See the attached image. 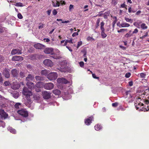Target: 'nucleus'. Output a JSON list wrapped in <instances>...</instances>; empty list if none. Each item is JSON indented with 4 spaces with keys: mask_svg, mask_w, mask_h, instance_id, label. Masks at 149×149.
Returning <instances> with one entry per match:
<instances>
[{
    "mask_svg": "<svg viewBox=\"0 0 149 149\" xmlns=\"http://www.w3.org/2000/svg\"><path fill=\"white\" fill-rule=\"evenodd\" d=\"M20 76L21 78H23L25 77V73H24L22 72H20Z\"/></svg>",
    "mask_w": 149,
    "mask_h": 149,
    "instance_id": "nucleus-41",
    "label": "nucleus"
},
{
    "mask_svg": "<svg viewBox=\"0 0 149 149\" xmlns=\"http://www.w3.org/2000/svg\"><path fill=\"white\" fill-rule=\"evenodd\" d=\"M112 106L114 107H117L118 105V103L117 102H115L112 104Z\"/></svg>",
    "mask_w": 149,
    "mask_h": 149,
    "instance_id": "nucleus-42",
    "label": "nucleus"
},
{
    "mask_svg": "<svg viewBox=\"0 0 149 149\" xmlns=\"http://www.w3.org/2000/svg\"><path fill=\"white\" fill-rule=\"evenodd\" d=\"M100 18H99L97 19V22H96V27L97 28L100 26Z\"/></svg>",
    "mask_w": 149,
    "mask_h": 149,
    "instance_id": "nucleus-33",
    "label": "nucleus"
},
{
    "mask_svg": "<svg viewBox=\"0 0 149 149\" xmlns=\"http://www.w3.org/2000/svg\"><path fill=\"white\" fill-rule=\"evenodd\" d=\"M11 53L13 55H15L16 54H22V51L21 50L14 49L12 50Z\"/></svg>",
    "mask_w": 149,
    "mask_h": 149,
    "instance_id": "nucleus-14",
    "label": "nucleus"
},
{
    "mask_svg": "<svg viewBox=\"0 0 149 149\" xmlns=\"http://www.w3.org/2000/svg\"><path fill=\"white\" fill-rule=\"evenodd\" d=\"M26 85L28 87V88L31 89H32L34 88V84L30 81H28L27 82Z\"/></svg>",
    "mask_w": 149,
    "mask_h": 149,
    "instance_id": "nucleus-17",
    "label": "nucleus"
},
{
    "mask_svg": "<svg viewBox=\"0 0 149 149\" xmlns=\"http://www.w3.org/2000/svg\"><path fill=\"white\" fill-rule=\"evenodd\" d=\"M12 60L14 61H22L24 60V58L21 56H15L12 58Z\"/></svg>",
    "mask_w": 149,
    "mask_h": 149,
    "instance_id": "nucleus-13",
    "label": "nucleus"
},
{
    "mask_svg": "<svg viewBox=\"0 0 149 149\" xmlns=\"http://www.w3.org/2000/svg\"><path fill=\"white\" fill-rule=\"evenodd\" d=\"M58 70L61 72H65L66 71V68H58Z\"/></svg>",
    "mask_w": 149,
    "mask_h": 149,
    "instance_id": "nucleus-28",
    "label": "nucleus"
},
{
    "mask_svg": "<svg viewBox=\"0 0 149 149\" xmlns=\"http://www.w3.org/2000/svg\"><path fill=\"white\" fill-rule=\"evenodd\" d=\"M44 45L40 43H37L34 45V47L36 49H41Z\"/></svg>",
    "mask_w": 149,
    "mask_h": 149,
    "instance_id": "nucleus-18",
    "label": "nucleus"
},
{
    "mask_svg": "<svg viewBox=\"0 0 149 149\" xmlns=\"http://www.w3.org/2000/svg\"><path fill=\"white\" fill-rule=\"evenodd\" d=\"M94 118L93 116L89 117L88 118L85 119V123L87 125H89L92 123V121Z\"/></svg>",
    "mask_w": 149,
    "mask_h": 149,
    "instance_id": "nucleus-9",
    "label": "nucleus"
},
{
    "mask_svg": "<svg viewBox=\"0 0 149 149\" xmlns=\"http://www.w3.org/2000/svg\"><path fill=\"white\" fill-rule=\"evenodd\" d=\"M120 26L122 27H128L130 26V25L127 23H122L120 24Z\"/></svg>",
    "mask_w": 149,
    "mask_h": 149,
    "instance_id": "nucleus-24",
    "label": "nucleus"
},
{
    "mask_svg": "<svg viewBox=\"0 0 149 149\" xmlns=\"http://www.w3.org/2000/svg\"><path fill=\"white\" fill-rule=\"evenodd\" d=\"M19 73V71L17 70L16 69H13L11 70V74L14 77H15L17 78L18 76Z\"/></svg>",
    "mask_w": 149,
    "mask_h": 149,
    "instance_id": "nucleus-11",
    "label": "nucleus"
},
{
    "mask_svg": "<svg viewBox=\"0 0 149 149\" xmlns=\"http://www.w3.org/2000/svg\"><path fill=\"white\" fill-rule=\"evenodd\" d=\"M54 87V84L51 83L45 84L44 85V88L47 90H51Z\"/></svg>",
    "mask_w": 149,
    "mask_h": 149,
    "instance_id": "nucleus-8",
    "label": "nucleus"
},
{
    "mask_svg": "<svg viewBox=\"0 0 149 149\" xmlns=\"http://www.w3.org/2000/svg\"><path fill=\"white\" fill-rule=\"evenodd\" d=\"M10 132L12 133L13 134H15L16 133V130L13 128H12L10 129Z\"/></svg>",
    "mask_w": 149,
    "mask_h": 149,
    "instance_id": "nucleus-39",
    "label": "nucleus"
},
{
    "mask_svg": "<svg viewBox=\"0 0 149 149\" xmlns=\"http://www.w3.org/2000/svg\"><path fill=\"white\" fill-rule=\"evenodd\" d=\"M95 128L96 130L98 131L101 129L102 128V127L100 125L97 124L95 125Z\"/></svg>",
    "mask_w": 149,
    "mask_h": 149,
    "instance_id": "nucleus-26",
    "label": "nucleus"
},
{
    "mask_svg": "<svg viewBox=\"0 0 149 149\" xmlns=\"http://www.w3.org/2000/svg\"><path fill=\"white\" fill-rule=\"evenodd\" d=\"M15 6L17 7H23V4L21 2H17L16 3Z\"/></svg>",
    "mask_w": 149,
    "mask_h": 149,
    "instance_id": "nucleus-31",
    "label": "nucleus"
},
{
    "mask_svg": "<svg viewBox=\"0 0 149 149\" xmlns=\"http://www.w3.org/2000/svg\"><path fill=\"white\" fill-rule=\"evenodd\" d=\"M128 11L129 13H134L136 11V10L135 9H132L131 7H129Z\"/></svg>",
    "mask_w": 149,
    "mask_h": 149,
    "instance_id": "nucleus-30",
    "label": "nucleus"
},
{
    "mask_svg": "<svg viewBox=\"0 0 149 149\" xmlns=\"http://www.w3.org/2000/svg\"><path fill=\"white\" fill-rule=\"evenodd\" d=\"M4 30V28L0 25V33L3 32Z\"/></svg>",
    "mask_w": 149,
    "mask_h": 149,
    "instance_id": "nucleus-43",
    "label": "nucleus"
},
{
    "mask_svg": "<svg viewBox=\"0 0 149 149\" xmlns=\"http://www.w3.org/2000/svg\"><path fill=\"white\" fill-rule=\"evenodd\" d=\"M34 88H35V91L36 92L39 93L41 91V89L39 88H38V87H35V88L34 87Z\"/></svg>",
    "mask_w": 149,
    "mask_h": 149,
    "instance_id": "nucleus-38",
    "label": "nucleus"
},
{
    "mask_svg": "<svg viewBox=\"0 0 149 149\" xmlns=\"http://www.w3.org/2000/svg\"><path fill=\"white\" fill-rule=\"evenodd\" d=\"M140 76L141 78H144L145 77L146 74L143 73H141L140 74Z\"/></svg>",
    "mask_w": 149,
    "mask_h": 149,
    "instance_id": "nucleus-50",
    "label": "nucleus"
},
{
    "mask_svg": "<svg viewBox=\"0 0 149 149\" xmlns=\"http://www.w3.org/2000/svg\"><path fill=\"white\" fill-rule=\"evenodd\" d=\"M10 84V83L8 81H6L4 83V85L6 86H8V85H9Z\"/></svg>",
    "mask_w": 149,
    "mask_h": 149,
    "instance_id": "nucleus-58",
    "label": "nucleus"
},
{
    "mask_svg": "<svg viewBox=\"0 0 149 149\" xmlns=\"http://www.w3.org/2000/svg\"><path fill=\"white\" fill-rule=\"evenodd\" d=\"M126 30H127V29H120L119 30H118V33H120L121 32H124Z\"/></svg>",
    "mask_w": 149,
    "mask_h": 149,
    "instance_id": "nucleus-49",
    "label": "nucleus"
},
{
    "mask_svg": "<svg viewBox=\"0 0 149 149\" xmlns=\"http://www.w3.org/2000/svg\"><path fill=\"white\" fill-rule=\"evenodd\" d=\"M60 6L59 2L58 1H56V3H54L53 6L54 7H59Z\"/></svg>",
    "mask_w": 149,
    "mask_h": 149,
    "instance_id": "nucleus-35",
    "label": "nucleus"
},
{
    "mask_svg": "<svg viewBox=\"0 0 149 149\" xmlns=\"http://www.w3.org/2000/svg\"><path fill=\"white\" fill-rule=\"evenodd\" d=\"M117 19H115L113 22L112 23V27L113 28L115 26V25L117 22Z\"/></svg>",
    "mask_w": 149,
    "mask_h": 149,
    "instance_id": "nucleus-48",
    "label": "nucleus"
},
{
    "mask_svg": "<svg viewBox=\"0 0 149 149\" xmlns=\"http://www.w3.org/2000/svg\"><path fill=\"white\" fill-rule=\"evenodd\" d=\"M57 81L59 83L62 84H67L69 82L66 79L63 78H59L57 79Z\"/></svg>",
    "mask_w": 149,
    "mask_h": 149,
    "instance_id": "nucleus-12",
    "label": "nucleus"
},
{
    "mask_svg": "<svg viewBox=\"0 0 149 149\" xmlns=\"http://www.w3.org/2000/svg\"><path fill=\"white\" fill-rule=\"evenodd\" d=\"M35 78L37 81H41L43 80V77L41 76H36L35 77Z\"/></svg>",
    "mask_w": 149,
    "mask_h": 149,
    "instance_id": "nucleus-27",
    "label": "nucleus"
},
{
    "mask_svg": "<svg viewBox=\"0 0 149 149\" xmlns=\"http://www.w3.org/2000/svg\"><path fill=\"white\" fill-rule=\"evenodd\" d=\"M103 11H101V12H100L99 13V14H98L96 16H98V17H102V16H103V14H101L100 13H102V12H103Z\"/></svg>",
    "mask_w": 149,
    "mask_h": 149,
    "instance_id": "nucleus-54",
    "label": "nucleus"
},
{
    "mask_svg": "<svg viewBox=\"0 0 149 149\" xmlns=\"http://www.w3.org/2000/svg\"><path fill=\"white\" fill-rule=\"evenodd\" d=\"M22 93L28 99H29L30 96L32 95L31 92L28 89L25 87H24L23 88Z\"/></svg>",
    "mask_w": 149,
    "mask_h": 149,
    "instance_id": "nucleus-1",
    "label": "nucleus"
},
{
    "mask_svg": "<svg viewBox=\"0 0 149 149\" xmlns=\"http://www.w3.org/2000/svg\"><path fill=\"white\" fill-rule=\"evenodd\" d=\"M44 52L46 54H53L54 52V49L51 47L47 48L44 50Z\"/></svg>",
    "mask_w": 149,
    "mask_h": 149,
    "instance_id": "nucleus-10",
    "label": "nucleus"
},
{
    "mask_svg": "<svg viewBox=\"0 0 149 149\" xmlns=\"http://www.w3.org/2000/svg\"><path fill=\"white\" fill-rule=\"evenodd\" d=\"M131 75V74L130 72L127 73L125 75V77L127 78H129Z\"/></svg>",
    "mask_w": 149,
    "mask_h": 149,
    "instance_id": "nucleus-55",
    "label": "nucleus"
},
{
    "mask_svg": "<svg viewBox=\"0 0 149 149\" xmlns=\"http://www.w3.org/2000/svg\"><path fill=\"white\" fill-rule=\"evenodd\" d=\"M90 72H91L92 74V76L95 79H99V77H97L95 75V74H93V72L91 71H90Z\"/></svg>",
    "mask_w": 149,
    "mask_h": 149,
    "instance_id": "nucleus-40",
    "label": "nucleus"
},
{
    "mask_svg": "<svg viewBox=\"0 0 149 149\" xmlns=\"http://www.w3.org/2000/svg\"><path fill=\"white\" fill-rule=\"evenodd\" d=\"M104 23L103 22H102L100 23V29L101 30V34L102 37L103 38H105L107 36L104 32Z\"/></svg>",
    "mask_w": 149,
    "mask_h": 149,
    "instance_id": "nucleus-4",
    "label": "nucleus"
},
{
    "mask_svg": "<svg viewBox=\"0 0 149 149\" xmlns=\"http://www.w3.org/2000/svg\"><path fill=\"white\" fill-rule=\"evenodd\" d=\"M44 40H45L46 42H48L50 41V40L48 38H44L43 39Z\"/></svg>",
    "mask_w": 149,
    "mask_h": 149,
    "instance_id": "nucleus-59",
    "label": "nucleus"
},
{
    "mask_svg": "<svg viewBox=\"0 0 149 149\" xmlns=\"http://www.w3.org/2000/svg\"><path fill=\"white\" fill-rule=\"evenodd\" d=\"M21 105V103L17 102L15 105V108L17 109H19V107H20Z\"/></svg>",
    "mask_w": 149,
    "mask_h": 149,
    "instance_id": "nucleus-29",
    "label": "nucleus"
},
{
    "mask_svg": "<svg viewBox=\"0 0 149 149\" xmlns=\"http://www.w3.org/2000/svg\"><path fill=\"white\" fill-rule=\"evenodd\" d=\"M53 93L56 95H59L61 93L60 91L57 89L53 90Z\"/></svg>",
    "mask_w": 149,
    "mask_h": 149,
    "instance_id": "nucleus-23",
    "label": "nucleus"
},
{
    "mask_svg": "<svg viewBox=\"0 0 149 149\" xmlns=\"http://www.w3.org/2000/svg\"><path fill=\"white\" fill-rule=\"evenodd\" d=\"M141 28L142 29H147L148 26L145 23H142L141 25Z\"/></svg>",
    "mask_w": 149,
    "mask_h": 149,
    "instance_id": "nucleus-25",
    "label": "nucleus"
},
{
    "mask_svg": "<svg viewBox=\"0 0 149 149\" xmlns=\"http://www.w3.org/2000/svg\"><path fill=\"white\" fill-rule=\"evenodd\" d=\"M43 63L47 67H51L53 65V63L50 59H45Z\"/></svg>",
    "mask_w": 149,
    "mask_h": 149,
    "instance_id": "nucleus-7",
    "label": "nucleus"
},
{
    "mask_svg": "<svg viewBox=\"0 0 149 149\" xmlns=\"http://www.w3.org/2000/svg\"><path fill=\"white\" fill-rule=\"evenodd\" d=\"M17 112L20 115L24 117H26L28 116V114L27 111L25 109H21L18 110Z\"/></svg>",
    "mask_w": 149,
    "mask_h": 149,
    "instance_id": "nucleus-5",
    "label": "nucleus"
},
{
    "mask_svg": "<svg viewBox=\"0 0 149 149\" xmlns=\"http://www.w3.org/2000/svg\"><path fill=\"white\" fill-rule=\"evenodd\" d=\"M48 72L47 70H42L41 72V74L42 75L47 76L48 74Z\"/></svg>",
    "mask_w": 149,
    "mask_h": 149,
    "instance_id": "nucleus-22",
    "label": "nucleus"
},
{
    "mask_svg": "<svg viewBox=\"0 0 149 149\" xmlns=\"http://www.w3.org/2000/svg\"><path fill=\"white\" fill-rule=\"evenodd\" d=\"M126 6V5L124 3H123L121 5V7L122 8H125L126 9H127Z\"/></svg>",
    "mask_w": 149,
    "mask_h": 149,
    "instance_id": "nucleus-56",
    "label": "nucleus"
},
{
    "mask_svg": "<svg viewBox=\"0 0 149 149\" xmlns=\"http://www.w3.org/2000/svg\"><path fill=\"white\" fill-rule=\"evenodd\" d=\"M68 43H70L73 44V42H72V39H71L70 40H66Z\"/></svg>",
    "mask_w": 149,
    "mask_h": 149,
    "instance_id": "nucleus-57",
    "label": "nucleus"
},
{
    "mask_svg": "<svg viewBox=\"0 0 149 149\" xmlns=\"http://www.w3.org/2000/svg\"><path fill=\"white\" fill-rule=\"evenodd\" d=\"M138 31H139L138 29L136 28L134 29L132 32V34H133V35H134V34H136L138 33Z\"/></svg>",
    "mask_w": 149,
    "mask_h": 149,
    "instance_id": "nucleus-37",
    "label": "nucleus"
},
{
    "mask_svg": "<svg viewBox=\"0 0 149 149\" xmlns=\"http://www.w3.org/2000/svg\"><path fill=\"white\" fill-rule=\"evenodd\" d=\"M3 74L4 76L7 78H9L10 77L9 72L7 70H5L4 71Z\"/></svg>",
    "mask_w": 149,
    "mask_h": 149,
    "instance_id": "nucleus-19",
    "label": "nucleus"
},
{
    "mask_svg": "<svg viewBox=\"0 0 149 149\" xmlns=\"http://www.w3.org/2000/svg\"><path fill=\"white\" fill-rule=\"evenodd\" d=\"M82 42L81 41L78 42L77 48L78 49L79 46L82 45Z\"/></svg>",
    "mask_w": 149,
    "mask_h": 149,
    "instance_id": "nucleus-52",
    "label": "nucleus"
},
{
    "mask_svg": "<svg viewBox=\"0 0 149 149\" xmlns=\"http://www.w3.org/2000/svg\"><path fill=\"white\" fill-rule=\"evenodd\" d=\"M57 74L54 72H51L47 76V77L51 81L55 80L57 79Z\"/></svg>",
    "mask_w": 149,
    "mask_h": 149,
    "instance_id": "nucleus-2",
    "label": "nucleus"
},
{
    "mask_svg": "<svg viewBox=\"0 0 149 149\" xmlns=\"http://www.w3.org/2000/svg\"><path fill=\"white\" fill-rule=\"evenodd\" d=\"M141 12L140 10H139L135 14L136 15H139L141 13Z\"/></svg>",
    "mask_w": 149,
    "mask_h": 149,
    "instance_id": "nucleus-64",
    "label": "nucleus"
},
{
    "mask_svg": "<svg viewBox=\"0 0 149 149\" xmlns=\"http://www.w3.org/2000/svg\"><path fill=\"white\" fill-rule=\"evenodd\" d=\"M141 98H139L137 99L135 103V106L137 110L139 109V110L142 111V110L141 108V106H143L144 104L143 103H141L140 102V100H141Z\"/></svg>",
    "mask_w": 149,
    "mask_h": 149,
    "instance_id": "nucleus-3",
    "label": "nucleus"
},
{
    "mask_svg": "<svg viewBox=\"0 0 149 149\" xmlns=\"http://www.w3.org/2000/svg\"><path fill=\"white\" fill-rule=\"evenodd\" d=\"M78 35V33L75 32V33H74L72 35V36L74 37L76 36H77Z\"/></svg>",
    "mask_w": 149,
    "mask_h": 149,
    "instance_id": "nucleus-60",
    "label": "nucleus"
},
{
    "mask_svg": "<svg viewBox=\"0 0 149 149\" xmlns=\"http://www.w3.org/2000/svg\"><path fill=\"white\" fill-rule=\"evenodd\" d=\"M125 19L127 22H130L131 23H132V22L133 20L131 18H129L128 17H125Z\"/></svg>",
    "mask_w": 149,
    "mask_h": 149,
    "instance_id": "nucleus-32",
    "label": "nucleus"
},
{
    "mask_svg": "<svg viewBox=\"0 0 149 149\" xmlns=\"http://www.w3.org/2000/svg\"><path fill=\"white\" fill-rule=\"evenodd\" d=\"M144 102L146 104L148 105L147 107H149V100H144Z\"/></svg>",
    "mask_w": 149,
    "mask_h": 149,
    "instance_id": "nucleus-53",
    "label": "nucleus"
},
{
    "mask_svg": "<svg viewBox=\"0 0 149 149\" xmlns=\"http://www.w3.org/2000/svg\"><path fill=\"white\" fill-rule=\"evenodd\" d=\"M51 93L47 91L42 92V95L44 99L46 100H48L50 98Z\"/></svg>",
    "mask_w": 149,
    "mask_h": 149,
    "instance_id": "nucleus-6",
    "label": "nucleus"
},
{
    "mask_svg": "<svg viewBox=\"0 0 149 149\" xmlns=\"http://www.w3.org/2000/svg\"><path fill=\"white\" fill-rule=\"evenodd\" d=\"M41 82H37L36 84V87H38V88H40V85H41Z\"/></svg>",
    "mask_w": 149,
    "mask_h": 149,
    "instance_id": "nucleus-45",
    "label": "nucleus"
},
{
    "mask_svg": "<svg viewBox=\"0 0 149 149\" xmlns=\"http://www.w3.org/2000/svg\"><path fill=\"white\" fill-rule=\"evenodd\" d=\"M112 3L114 5L117 4V3L116 0H112Z\"/></svg>",
    "mask_w": 149,
    "mask_h": 149,
    "instance_id": "nucleus-62",
    "label": "nucleus"
},
{
    "mask_svg": "<svg viewBox=\"0 0 149 149\" xmlns=\"http://www.w3.org/2000/svg\"><path fill=\"white\" fill-rule=\"evenodd\" d=\"M133 34H132L131 30H130L128 33L125 35V37L128 38L133 36Z\"/></svg>",
    "mask_w": 149,
    "mask_h": 149,
    "instance_id": "nucleus-21",
    "label": "nucleus"
},
{
    "mask_svg": "<svg viewBox=\"0 0 149 149\" xmlns=\"http://www.w3.org/2000/svg\"><path fill=\"white\" fill-rule=\"evenodd\" d=\"M27 68L29 69H32V67L30 65H28L27 66Z\"/></svg>",
    "mask_w": 149,
    "mask_h": 149,
    "instance_id": "nucleus-63",
    "label": "nucleus"
},
{
    "mask_svg": "<svg viewBox=\"0 0 149 149\" xmlns=\"http://www.w3.org/2000/svg\"><path fill=\"white\" fill-rule=\"evenodd\" d=\"M53 54H51V55L50 57L54 59H59L61 58V57L60 56L59 54H56L54 53V52Z\"/></svg>",
    "mask_w": 149,
    "mask_h": 149,
    "instance_id": "nucleus-15",
    "label": "nucleus"
},
{
    "mask_svg": "<svg viewBox=\"0 0 149 149\" xmlns=\"http://www.w3.org/2000/svg\"><path fill=\"white\" fill-rule=\"evenodd\" d=\"M34 79L33 76L31 74H29L28 75V76L26 77V79L27 81H29L30 80H32Z\"/></svg>",
    "mask_w": 149,
    "mask_h": 149,
    "instance_id": "nucleus-20",
    "label": "nucleus"
},
{
    "mask_svg": "<svg viewBox=\"0 0 149 149\" xmlns=\"http://www.w3.org/2000/svg\"><path fill=\"white\" fill-rule=\"evenodd\" d=\"M57 12L56 10L55 9H54L52 11V14L53 15H56L57 14Z\"/></svg>",
    "mask_w": 149,
    "mask_h": 149,
    "instance_id": "nucleus-51",
    "label": "nucleus"
},
{
    "mask_svg": "<svg viewBox=\"0 0 149 149\" xmlns=\"http://www.w3.org/2000/svg\"><path fill=\"white\" fill-rule=\"evenodd\" d=\"M69 11H71L72 10L74 9V6L72 5H70L69 6Z\"/></svg>",
    "mask_w": 149,
    "mask_h": 149,
    "instance_id": "nucleus-47",
    "label": "nucleus"
},
{
    "mask_svg": "<svg viewBox=\"0 0 149 149\" xmlns=\"http://www.w3.org/2000/svg\"><path fill=\"white\" fill-rule=\"evenodd\" d=\"M0 115L2 118H6L8 116V114L3 109H0Z\"/></svg>",
    "mask_w": 149,
    "mask_h": 149,
    "instance_id": "nucleus-16",
    "label": "nucleus"
},
{
    "mask_svg": "<svg viewBox=\"0 0 149 149\" xmlns=\"http://www.w3.org/2000/svg\"><path fill=\"white\" fill-rule=\"evenodd\" d=\"M4 59V58L3 56L0 55V62H1Z\"/></svg>",
    "mask_w": 149,
    "mask_h": 149,
    "instance_id": "nucleus-61",
    "label": "nucleus"
},
{
    "mask_svg": "<svg viewBox=\"0 0 149 149\" xmlns=\"http://www.w3.org/2000/svg\"><path fill=\"white\" fill-rule=\"evenodd\" d=\"M18 18L19 19H22L23 18V16L20 13H19L17 15Z\"/></svg>",
    "mask_w": 149,
    "mask_h": 149,
    "instance_id": "nucleus-44",
    "label": "nucleus"
},
{
    "mask_svg": "<svg viewBox=\"0 0 149 149\" xmlns=\"http://www.w3.org/2000/svg\"><path fill=\"white\" fill-rule=\"evenodd\" d=\"M140 23L135 22L133 23V25L135 26L138 28H140Z\"/></svg>",
    "mask_w": 149,
    "mask_h": 149,
    "instance_id": "nucleus-34",
    "label": "nucleus"
},
{
    "mask_svg": "<svg viewBox=\"0 0 149 149\" xmlns=\"http://www.w3.org/2000/svg\"><path fill=\"white\" fill-rule=\"evenodd\" d=\"M148 35V32H146L145 33V35L143 36H142L140 37V38L141 39H143L145 37H146Z\"/></svg>",
    "mask_w": 149,
    "mask_h": 149,
    "instance_id": "nucleus-36",
    "label": "nucleus"
},
{
    "mask_svg": "<svg viewBox=\"0 0 149 149\" xmlns=\"http://www.w3.org/2000/svg\"><path fill=\"white\" fill-rule=\"evenodd\" d=\"M80 66L81 67H83L84 66V63L83 61H81L79 63Z\"/></svg>",
    "mask_w": 149,
    "mask_h": 149,
    "instance_id": "nucleus-46",
    "label": "nucleus"
}]
</instances>
